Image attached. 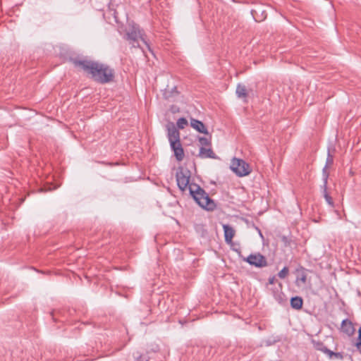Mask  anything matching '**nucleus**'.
Listing matches in <instances>:
<instances>
[{
  "label": "nucleus",
  "instance_id": "nucleus-1",
  "mask_svg": "<svg viewBox=\"0 0 361 361\" xmlns=\"http://www.w3.org/2000/svg\"><path fill=\"white\" fill-rule=\"evenodd\" d=\"M73 63L99 83L105 84L114 80V71L106 64L88 60H75Z\"/></svg>",
  "mask_w": 361,
  "mask_h": 361
},
{
  "label": "nucleus",
  "instance_id": "nucleus-2",
  "mask_svg": "<svg viewBox=\"0 0 361 361\" xmlns=\"http://www.w3.org/2000/svg\"><path fill=\"white\" fill-rule=\"evenodd\" d=\"M189 192L195 202L202 209L207 211H214L216 209L215 202L199 185L192 183L189 185Z\"/></svg>",
  "mask_w": 361,
  "mask_h": 361
},
{
  "label": "nucleus",
  "instance_id": "nucleus-3",
  "mask_svg": "<svg viewBox=\"0 0 361 361\" xmlns=\"http://www.w3.org/2000/svg\"><path fill=\"white\" fill-rule=\"evenodd\" d=\"M144 35V32L140 30L139 25L133 23L129 24L128 27L126 28V32L123 37L129 42L130 44H131L133 47H140L138 40L140 39L146 44L149 50H150L149 45L145 41Z\"/></svg>",
  "mask_w": 361,
  "mask_h": 361
},
{
  "label": "nucleus",
  "instance_id": "nucleus-4",
  "mask_svg": "<svg viewBox=\"0 0 361 361\" xmlns=\"http://www.w3.org/2000/svg\"><path fill=\"white\" fill-rule=\"evenodd\" d=\"M191 176L190 171L183 166H180L177 169L176 178L177 181V185L179 189L182 191H184L187 188H189L190 179Z\"/></svg>",
  "mask_w": 361,
  "mask_h": 361
},
{
  "label": "nucleus",
  "instance_id": "nucleus-5",
  "mask_svg": "<svg viewBox=\"0 0 361 361\" xmlns=\"http://www.w3.org/2000/svg\"><path fill=\"white\" fill-rule=\"evenodd\" d=\"M231 169L239 177L249 175L252 170L250 165L244 160L233 158L231 163Z\"/></svg>",
  "mask_w": 361,
  "mask_h": 361
},
{
  "label": "nucleus",
  "instance_id": "nucleus-6",
  "mask_svg": "<svg viewBox=\"0 0 361 361\" xmlns=\"http://www.w3.org/2000/svg\"><path fill=\"white\" fill-rule=\"evenodd\" d=\"M241 258L243 261L257 268H263L268 265L266 257L259 252L250 254L246 257L241 256Z\"/></svg>",
  "mask_w": 361,
  "mask_h": 361
},
{
  "label": "nucleus",
  "instance_id": "nucleus-7",
  "mask_svg": "<svg viewBox=\"0 0 361 361\" xmlns=\"http://www.w3.org/2000/svg\"><path fill=\"white\" fill-rule=\"evenodd\" d=\"M171 149L173 151L176 159L179 161H182L184 158V151L182 145L180 142H171L170 144Z\"/></svg>",
  "mask_w": 361,
  "mask_h": 361
},
{
  "label": "nucleus",
  "instance_id": "nucleus-8",
  "mask_svg": "<svg viewBox=\"0 0 361 361\" xmlns=\"http://www.w3.org/2000/svg\"><path fill=\"white\" fill-rule=\"evenodd\" d=\"M355 327L353 322L348 319H345L341 322V331L348 336H353L355 333Z\"/></svg>",
  "mask_w": 361,
  "mask_h": 361
},
{
  "label": "nucleus",
  "instance_id": "nucleus-9",
  "mask_svg": "<svg viewBox=\"0 0 361 361\" xmlns=\"http://www.w3.org/2000/svg\"><path fill=\"white\" fill-rule=\"evenodd\" d=\"M167 130H168V138L170 144H171V142L176 141L180 142V133L179 131L176 128L173 123H171L167 126Z\"/></svg>",
  "mask_w": 361,
  "mask_h": 361
},
{
  "label": "nucleus",
  "instance_id": "nucleus-10",
  "mask_svg": "<svg viewBox=\"0 0 361 361\" xmlns=\"http://www.w3.org/2000/svg\"><path fill=\"white\" fill-rule=\"evenodd\" d=\"M190 125L197 132L204 133L205 135L209 134L207 128L205 127L204 124L202 121L195 119V118H191Z\"/></svg>",
  "mask_w": 361,
  "mask_h": 361
},
{
  "label": "nucleus",
  "instance_id": "nucleus-11",
  "mask_svg": "<svg viewBox=\"0 0 361 361\" xmlns=\"http://www.w3.org/2000/svg\"><path fill=\"white\" fill-rule=\"evenodd\" d=\"M223 229L224 233L225 242L227 243H231L235 235V230L232 226L228 224H224Z\"/></svg>",
  "mask_w": 361,
  "mask_h": 361
},
{
  "label": "nucleus",
  "instance_id": "nucleus-12",
  "mask_svg": "<svg viewBox=\"0 0 361 361\" xmlns=\"http://www.w3.org/2000/svg\"><path fill=\"white\" fill-rule=\"evenodd\" d=\"M199 157L202 159L211 158V159H216L217 157L215 153L213 152L212 148H205L204 147H201L199 152Z\"/></svg>",
  "mask_w": 361,
  "mask_h": 361
},
{
  "label": "nucleus",
  "instance_id": "nucleus-13",
  "mask_svg": "<svg viewBox=\"0 0 361 361\" xmlns=\"http://www.w3.org/2000/svg\"><path fill=\"white\" fill-rule=\"evenodd\" d=\"M298 274L296 277V284L297 286H300L302 284L306 283L307 281V274L305 272V269L303 267H301L300 269L297 270Z\"/></svg>",
  "mask_w": 361,
  "mask_h": 361
},
{
  "label": "nucleus",
  "instance_id": "nucleus-14",
  "mask_svg": "<svg viewBox=\"0 0 361 361\" xmlns=\"http://www.w3.org/2000/svg\"><path fill=\"white\" fill-rule=\"evenodd\" d=\"M303 300L300 296H295L290 299V306L293 309L300 310L302 307Z\"/></svg>",
  "mask_w": 361,
  "mask_h": 361
},
{
  "label": "nucleus",
  "instance_id": "nucleus-15",
  "mask_svg": "<svg viewBox=\"0 0 361 361\" xmlns=\"http://www.w3.org/2000/svg\"><path fill=\"white\" fill-rule=\"evenodd\" d=\"M274 299L281 305H284L287 302V298L286 295L281 291L274 292Z\"/></svg>",
  "mask_w": 361,
  "mask_h": 361
},
{
  "label": "nucleus",
  "instance_id": "nucleus-16",
  "mask_svg": "<svg viewBox=\"0 0 361 361\" xmlns=\"http://www.w3.org/2000/svg\"><path fill=\"white\" fill-rule=\"evenodd\" d=\"M235 93L238 98L245 99L247 96L246 87L244 85L238 84L236 87Z\"/></svg>",
  "mask_w": 361,
  "mask_h": 361
},
{
  "label": "nucleus",
  "instance_id": "nucleus-17",
  "mask_svg": "<svg viewBox=\"0 0 361 361\" xmlns=\"http://www.w3.org/2000/svg\"><path fill=\"white\" fill-rule=\"evenodd\" d=\"M322 192H323V196L326 200V202L328 203L329 205H330L331 207H334V201H333V199L332 197L329 195V194L327 192V185L325 186V185H322Z\"/></svg>",
  "mask_w": 361,
  "mask_h": 361
},
{
  "label": "nucleus",
  "instance_id": "nucleus-18",
  "mask_svg": "<svg viewBox=\"0 0 361 361\" xmlns=\"http://www.w3.org/2000/svg\"><path fill=\"white\" fill-rule=\"evenodd\" d=\"M313 344H314V347L317 350L322 351V353H324L326 355L328 353L327 351H329V349L326 346H325L322 342H320V341L314 342V341Z\"/></svg>",
  "mask_w": 361,
  "mask_h": 361
},
{
  "label": "nucleus",
  "instance_id": "nucleus-19",
  "mask_svg": "<svg viewBox=\"0 0 361 361\" xmlns=\"http://www.w3.org/2000/svg\"><path fill=\"white\" fill-rule=\"evenodd\" d=\"M327 352H328V353L326 354V355H328V357L331 359L334 358V359L340 360H342L343 359V355L342 353H339V352L334 353L331 350H329Z\"/></svg>",
  "mask_w": 361,
  "mask_h": 361
},
{
  "label": "nucleus",
  "instance_id": "nucleus-20",
  "mask_svg": "<svg viewBox=\"0 0 361 361\" xmlns=\"http://www.w3.org/2000/svg\"><path fill=\"white\" fill-rule=\"evenodd\" d=\"M328 178H329V173L327 171V167L325 166L324 169H322V178H323V185H327L328 183Z\"/></svg>",
  "mask_w": 361,
  "mask_h": 361
},
{
  "label": "nucleus",
  "instance_id": "nucleus-21",
  "mask_svg": "<svg viewBox=\"0 0 361 361\" xmlns=\"http://www.w3.org/2000/svg\"><path fill=\"white\" fill-rule=\"evenodd\" d=\"M176 124L179 129H183L188 125V121L185 118H180L178 119Z\"/></svg>",
  "mask_w": 361,
  "mask_h": 361
},
{
  "label": "nucleus",
  "instance_id": "nucleus-22",
  "mask_svg": "<svg viewBox=\"0 0 361 361\" xmlns=\"http://www.w3.org/2000/svg\"><path fill=\"white\" fill-rule=\"evenodd\" d=\"M289 273V269L287 267H284L279 273H278V276L281 279H285L288 274Z\"/></svg>",
  "mask_w": 361,
  "mask_h": 361
},
{
  "label": "nucleus",
  "instance_id": "nucleus-23",
  "mask_svg": "<svg viewBox=\"0 0 361 361\" xmlns=\"http://www.w3.org/2000/svg\"><path fill=\"white\" fill-rule=\"evenodd\" d=\"M199 142H200V145H202V147L209 146L211 145L210 140L208 139L207 137H199Z\"/></svg>",
  "mask_w": 361,
  "mask_h": 361
},
{
  "label": "nucleus",
  "instance_id": "nucleus-24",
  "mask_svg": "<svg viewBox=\"0 0 361 361\" xmlns=\"http://www.w3.org/2000/svg\"><path fill=\"white\" fill-rule=\"evenodd\" d=\"M356 347L358 350V351L361 354V327H360L358 330V336H357V341L356 343Z\"/></svg>",
  "mask_w": 361,
  "mask_h": 361
},
{
  "label": "nucleus",
  "instance_id": "nucleus-25",
  "mask_svg": "<svg viewBox=\"0 0 361 361\" xmlns=\"http://www.w3.org/2000/svg\"><path fill=\"white\" fill-rule=\"evenodd\" d=\"M333 162H334L333 156L331 155L330 153H328L325 166H326V167H328V166H331L333 164Z\"/></svg>",
  "mask_w": 361,
  "mask_h": 361
},
{
  "label": "nucleus",
  "instance_id": "nucleus-26",
  "mask_svg": "<svg viewBox=\"0 0 361 361\" xmlns=\"http://www.w3.org/2000/svg\"><path fill=\"white\" fill-rule=\"evenodd\" d=\"M275 281H276L275 276H270L268 280L269 284H274Z\"/></svg>",
  "mask_w": 361,
  "mask_h": 361
}]
</instances>
